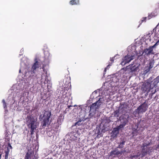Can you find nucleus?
<instances>
[{
  "label": "nucleus",
  "mask_w": 159,
  "mask_h": 159,
  "mask_svg": "<svg viewBox=\"0 0 159 159\" xmlns=\"http://www.w3.org/2000/svg\"><path fill=\"white\" fill-rule=\"evenodd\" d=\"M44 60L43 62L42 63L43 66L42 69L44 72V74H40L39 73H38V72L37 70V69L39 68V65L37 59H35V62L32 66L30 70L28 71V72H25V76L29 75L28 78V80H30L29 82L30 84H33L37 83L41 84L42 85V87L43 88H45V84H47V86L48 89V90L49 92L51 90L52 84L51 81L48 79L47 73V71L45 70V66L48 64L51 58V55L48 52H47L45 53Z\"/></svg>",
  "instance_id": "obj_1"
},
{
  "label": "nucleus",
  "mask_w": 159,
  "mask_h": 159,
  "mask_svg": "<svg viewBox=\"0 0 159 159\" xmlns=\"http://www.w3.org/2000/svg\"><path fill=\"white\" fill-rule=\"evenodd\" d=\"M150 143H144L142 147V149L141 151V153H137L136 155V158L139 157L141 156V157L142 158L147 155L148 154H149L152 152L153 151V148L152 147H149Z\"/></svg>",
  "instance_id": "obj_2"
},
{
  "label": "nucleus",
  "mask_w": 159,
  "mask_h": 159,
  "mask_svg": "<svg viewBox=\"0 0 159 159\" xmlns=\"http://www.w3.org/2000/svg\"><path fill=\"white\" fill-rule=\"evenodd\" d=\"M139 64L133 62V64L127 66L126 68H123L121 70H123L125 74H131L136 75L139 70Z\"/></svg>",
  "instance_id": "obj_3"
},
{
  "label": "nucleus",
  "mask_w": 159,
  "mask_h": 159,
  "mask_svg": "<svg viewBox=\"0 0 159 159\" xmlns=\"http://www.w3.org/2000/svg\"><path fill=\"white\" fill-rule=\"evenodd\" d=\"M51 116V112L50 111H45L43 116L41 115L39 116V120H42L41 125L42 128H44L47 125L50 124L49 120Z\"/></svg>",
  "instance_id": "obj_4"
},
{
  "label": "nucleus",
  "mask_w": 159,
  "mask_h": 159,
  "mask_svg": "<svg viewBox=\"0 0 159 159\" xmlns=\"http://www.w3.org/2000/svg\"><path fill=\"white\" fill-rule=\"evenodd\" d=\"M89 114L87 118H85V112L84 111H81L80 112L79 117L80 118L78 121L75 123V125H80L83 124V122L88 119L91 118L92 117L94 116L96 117V112L94 111H91V110L89 111Z\"/></svg>",
  "instance_id": "obj_5"
},
{
  "label": "nucleus",
  "mask_w": 159,
  "mask_h": 159,
  "mask_svg": "<svg viewBox=\"0 0 159 159\" xmlns=\"http://www.w3.org/2000/svg\"><path fill=\"white\" fill-rule=\"evenodd\" d=\"M148 100H146L133 111V114L135 117L138 116L140 114H143L147 110L148 107Z\"/></svg>",
  "instance_id": "obj_6"
},
{
  "label": "nucleus",
  "mask_w": 159,
  "mask_h": 159,
  "mask_svg": "<svg viewBox=\"0 0 159 159\" xmlns=\"http://www.w3.org/2000/svg\"><path fill=\"white\" fill-rule=\"evenodd\" d=\"M27 122L28 127L30 128V134L32 135L34 132V130L37 127V123L35 119L32 116L27 117Z\"/></svg>",
  "instance_id": "obj_7"
},
{
  "label": "nucleus",
  "mask_w": 159,
  "mask_h": 159,
  "mask_svg": "<svg viewBox=\"0 0 159 159\" xmlns=\"http://www.w3.org/2000/svg\"><path fill=\"white\" fill-rule=\"evenodd\" d=\"M132 53L129 52L127 55L122 58L121 64L124 66L125 64L129 63L135 58V56H136V52L134 51Z\"/></svg>",
  "instance_id": "obj_8"
},
{
  "label": "nucleus",
  "mask_w": 159,
  "mask_h": 159,
  "mask_svg": "<svg viewBox=\"0 0 159 159\" xmlns=\"http://www.w3.org/2000/svg\"><path fill=\"white\" fill-rule=\"evenodd\" d=\"M98 100L96 102L93 103L90 106V110L91 111H94L97 113L98 111V109L102 104L104 101L103 97L100 98H98Z\"/></svg>",
  "instance_id": "obj_9"
},
{
  "label": "nucleus",
  "mask_w": 159,
  "mask_h": 159,
  "mask_svg": "<svg viewBox=\"0 0 159 159\" xmlns=\"http://www.w3.org/2000/svg\"><path fill=\"white\" fill-rule=\"evenodd\" d=\"M129 115L128 114H124L121 115L119 117V120L121 124L119 125L120 127L124 128L129 122Z\"/></svg>",
  "instance_id": "obj_10"
},
{
  "label": "nucleus",
  "mask_w": 159,
  "mask_h": 159,
  "mask_svg": "<svg viewBox=\"0 0 159 159\" xmlns=\"http://www.w3.org/2000/svg\"><path fill=\"white\" fill-rule=\"evenodd\" d=\"M129 152V150H125V149L123 151H118L117 149H116L115 150L111 151L110 152V155L115 157V156H120L123 154L124 153H128Z\"/></svg>",
  "instance_id": "obj_11"
},
{
  "label": "nucleus",
  "mask_w": 159,
  "mask_h": 159,
  "mask_svg": "<svg viewBox=\"0 0 159 159\" xmlns=\"http://www.w3.org/2000/svg\"><path fill=\"white\" fill-rule=\"evenodd\" d=\"M152 80V78H150L148 80H147L146 82L145 83V84L143 85V87L141 88V90L143 91L144 93L146 92L148 93L149 91H151V90L153 89H150V84L151 83L150 81Z\"/></svg>",
  "instance_id": "obj_12"
},
{
  "label": "nucleus",
  "mask_w": 159,
  "mask_h": 159,
  "mask_svg": "<svg viewBox=\"0 0 159 159\" xmlns=\"http://www.w3.org/2000/svg\"><path fill=\"white\" fill-rule=\"evenodd\" d=\"M121 113L122 115L126 114L129 110V107L128 105L125 103H123L120 104L119 107Z\"/></svg>",
  "instance_id": "obj_13"
},
{
  "label": "nucleus",
  "mask_w": 159,
  "mask_h": 159,
  "mask_svg": "<svg viewBox=\"0 0 159 159\" xmlns=\"http://www.w3.org/2000/svg\"><path fill=\"white\" fill-rule=\"evenodd\" d=\"M30 62L28 59L24 57L21 59L20 62L21 68L19 70V72L20 73L21 71V69L23 68L24 69H27L29 65Z\"/></svg>",
  "instance_id": "obj_14"
},
{
  "label": "nucleus",
  "mask_w": 159,
  "mask_h": 159,
  "mask_svg": "<svg viewBox=\"0 0 159 159\" xmlns=\"http://www.w3.org/2000/svg\"><path fill=\"white\" fill-rule=\"evenodd\" d=\"M121 75L120 74H118L117 75H113L110 79L111 83H116L118 82H120V83L123 82V81L121 79Z\"/></svg>",
  "instance_id": "obj_15"
},
{
  "label": "nucleus",
  "mask_w": 159,
  "mask_h": 159,
  "mask_svg": "<svg viewBox=\"0 0 159 159\" xmlns=\"http://www.w3.org/2000/svg\"><path fill=\"white\" fill-rule=\"evenodd\" d=\"M154 32V40H157V38H159V37H158L159 34V27H157V25L152 31H151L148 34V36L150 37V35H152Z\"/></svg>",
  "instance_id": "obj_16"
},
{
  "label": "nucleus",
  "mask_w": 159,
  "mask_h": 159,
  "mask_svg": "<svg viewBox=\"0 0 159 159\" xmlns=\"http://www.w3.org/2000/svg\"><path fill=\"white\" fill-rule=\"evenodd\" d=\"M152 80L150 81L151 83L150 89H157V85L159 83V75L152 81Z\"/></svg>",
  "instance_id": "obj_17"
},
{
  "label": "nucleus",
  "mask_w": 159,
  "mask_h": 159,
  "mask_svg": "<svg viewBox=\"0 0 159 159\" xmlns=\"http://www.w3.org/2000/svg\"><path fill=\"white\" fill-rule=\"evenodd\" d=\"M155 48L152 46H150L148 48L145 49L143 50V52L147 56H149L151 54H154L155 52H154L153 49Z\"/></svg>",
  "instance_id": "obj_18"
},
{
  "label": "nucleus",
  "mask_w": 159,
  "mask_h": 159,
  "mask_svg": "<svg viewBox=\"0 0 159 159\" xmlns=\"http://www.w3.org/2000/svg\"><path fill=\"white\" fill-rule=\"evenodd\" d=\"M122 129V127H120V125L117 126L116 127L113 129L111 133V136L113 138L116 137L117 135L119 133V130Z\"/></svg>",
  "instance_id": "obj_19"
},
{
  "label": "nucleus",
  "mask_w": 159,
  "mask_h": 159,
  "mask_svg": "<svg viewBox=\"0 0 159 159\" xmlns=\"http://www.w3.org/2000/svg\"><path fill=\"white\" fill-rule=\"evenodd\" d=\"M75 135H75L73 134H71L70 135L67 134L66 135V138L64 140H65V139H69L71 141H75L77 139V137Z\"/></svg>",
  "instance_id": "obj_20"
},
{
  "label": "nucleus",
  "mask_w": 159,
  "mask_h": 159,
  "mask_svg": "<svg viewBox=\"0 0 159 159\" xmlns=\"http://www.w3.org/2000/svg\"><path fill=\"white\" fill-rule=\"evenodd\" d=\"M33 156V152L29 151L26 153L24 157V159H31Z\"/></svg>",
  "instance_id": "obj_21"
},
{
  "label": "nucleus",
  "mask_w": 159,
  "mask_h": 159,
  "mask_svg": "<svg viewBox=\"0 0 159 159\" xmlns=\"http://www.w3.org/2000/svg\"><path fill=\"white\" fill-rule=\"evenodd\" d=\"M144 125L143 124V121H140L139 122L137 125V128H139V129L141 130V132L143 130V127Z\"/></svg>",
  "instance_id": "obj_22"
},
{
  "label": "nucleus",
  "mask_w": 159,
  "mask_h": 159,
  "mask_svg": "<svg viewBox=\"0 0 159 159\" xmlns=\"http://www.w3.org/2000/svg\"><path fill=\"white\" fill-rule=\"evenodd\" d=\"M64 117V116H63V114H61L59 116L57 121L58 125H61L62 122L63 121Z\"/></svg>",
  "instance_id": "obj_23"
},
{
  "label": "nucleus",
  "mask_w": 159,
  "mask_h": 159,
  "mask_svg": "<svg viewBox=\"0 0 159 159\" xmlns=\"http://www.w3.org/2000/svg\"><path fill=\"white\" fill-rule=\"evenodd\" d=\"M19 91V92H20V93H19L18 94H17V95H19L20 98H21L22 97H24L25 95H26V93H27V92L25 91V90L24 91V92H23V90H17V91H16V92H17V93H18V92Z\"/></svg>",
  "instance_id": "obj_24"
},
{
  "label": "nucleus",
  "mask_w": 159,
  "mask_h": 159,
  "mask_svg": "<svg viewBox=\"0 0 159 159\" xmlns=\"http://www.w3.org/2000/svg\"><path fill=\"white\" fill-rule=\"evenodd\" d=\"M155 63V61L153 59H152L149 60V63L147 65L150 68L152 69Z\"/></svg>",
  "instance_id": "obj_25"
},
{
  "label": "nucleus",
  "mask_w": 159,
  "mask_h": 159,
  "mask_svg": "<svg viewBox=\"0 0 159 159\" xmlns=\"http://www.w3.org/2000/svg\"><path fill=\"white\" fill-rule=\"evenodd\" d=\"M120 110L118 108V109L116 110L113 113V115L115 117H119L120 116V114H121Z\"/></svg>",
  "instance_id": "obj_26"
},
{
  "label": "nucleus",
  "mask_w": 159,
  "mask_h": 159,
  "mask_svg": "<svg viewBox=\"0 0 159 159\" xmlns=\"http://www.w3.org/2000/svg\"><path fill=\"white\" fill-rule=\"evenodd\" d=\"M139 128H137L136 129H134L132 132V134L133 136H136L140 133V132H141V130Z\"/></svg>",
  "instance_id": "obj_27"
},
{
  "label": "nucleus",
  "mask_w": 159,
  "mask_h": 159,
  "mask_svg": "<svg viewBox=\"0 0 159 159\" xmlns=\"http://www.w3.org/2000/svg\"><path fill=\"white\" fill-rule=\"evenodd\" d=\"M151 69L150 68V67H149L148 65L146 66L143 70V74H146L148 72H149Z\"/></svg>",
  "instance_id": "obj_28"
},
{
  "label": "nucleus",
  "mask_w": 159,
  "mask_h": 159,
  "mask_svg": "<svg viewBox=\"0 0 159 159\" xmlns=\"http://www.w3.org/2000/svg\"><path fill=\"white\" fill-rule=\"evenodd\" d=\"M158 89H153L151 91V93H150L149 96V97L150 98H152V97L153 95L157 91Z\"/></svg>",
  "instance_id": "obj_29"
},
{
  "label": "nucleus",
  "mask_w": 159,
  "mask_h": 159,
  "mask_svg": "<svg viewBox=\"0 0 159 159\" xmlns=\"http://www.w3.org/2000/svg\"><path fill=\"white\" fill-rule=\"evenodd\" d=\"M125 141L124 140L120 142L117 148H123L124 145L125 144Z\"/></svg>",
  "instance_id": "obj_30"
},
{
  "label": "nucleus",
  "mask_w": 159,
  "mask_h": 159,
  "mask_svg": "<svg viewBox=\"0 0 159 159\" xmlns=\"http://www.w3.org/2000/svg\"><path fill=\"white\" fill-rule=\"evenodd\" d=\"M11 135L8 134L7 133L5 135V139L7 140V142H9L10 139Z\"/></svg>",
  "instance_id": "obj_31"
},
{
  "label": "nucleus",
  "mask_w": 159,
  "mask_h": 159,
  "mask_svg": "<svg viewBox=\"0 0 159 159\" xmlns=\"http://www.w3.org/2000/svg\"><path fill=\"white\" fill-rule=\"evenodd\" d=\"M157 15V14L156 12H152L150 14H149L148 16V18L149 19H150L152 17H154Z\"/></svg>",
  "instance_id": "obj_32"
},
{
  "label": "nucleus",
  "mask_w": 159,
  "mask_h": 159,
  "mask_svg": "<svg viewBox=\"0 0 159 159\" xmlns=\"http://www.w3.org/2000/svg\"><path fill=\"white\" fill-rule=\"evenodd\" d=\"M2 102L3 104V107L4 109L7 108V106L6 103V102H5V101L4 99H3L2 100Z\"/></svg>",
  "instance_id": "obj_33"
},
{
  "label": "nucleus",
  "mask_w": 159,
  "mask_h": 159,
  "mask_svg": "<svg viewBox=\"0 0 159 159\" xmlns=\"http://www.w3.org/2000/svg\"><path fill=\"white\" fill-rule=\"evenodd\" d=\"M159 44V39L158 40L157 42L152 46L155 49L156 48V47Z\"/></svg>",
  "instance_id": "obj_34"
},
{
  "label": "nucleus",
  "mask_w": 159,
  "mask_h": 159,
  "mask_svg": "<svg viewBox=\"0 0 159 159\" xmlns=\"http://www.w3.org/2000/svg\"><path fill=\"white\" fill-rule=\"evenodd\" d=\"M70 4L72 5L77 4L78 3H76V1L74 0H72L70 2Z\"/></svg>",
  "instance_id": "obj_35"
},
{
  "label": "nucleus",
  "mask_w": 159,
  "mask_h": 159,
  "mask_svg": "<svg viewBox=\"0 0 159 159\" xmlns=\"http://www.w3.org/2000/svg\"><path fill=\"white\" fill-rule=\"evenodd\" d=\"M68 150L66 149L65 151L63 152V154L65 155H68Z\"/></svg>",
  "instance_id": "obj_36"
},
{
  "label": "nucleus",
  "mask_w": 159,
  "mask_h": 159,
  "mask_svg": "<svg viewBox=\"0 0 159 159\" xmlns=\"http://www.w3.org/2000/svg\"><path fill=\"white\" fill-rule=\"evenodd\" d=\"M8 152H6L5 155V159H7L8 158Z\"/></svg>",
  "instance_id": "obj_37"
},
{
  "label": "nucleus",
  "mask_w": 159,
  "mask_h": 159,
  "mask_svg": "<svg viewBox=\"0 0 159 159\" xmlns=\"http://www.w3.org/2000/svg\"><path fill=\"white\" fill-rule=\"evenodd\" d=\"M24 51L23 49L22 48L20 51V54H19L20 56H21L23 54V52Z\"/></svg>",
  "instance_id": "obj_38"
},
{
  "label": "nucleus",
  "mask_w": 159,
  "mask_h": 159,
  "mask_svg": "<svg viewBox=\"0 0 159 159\" xmlns=\"http://www.w3.org/2000/svg\"><path fill=\"white\" fill-rule=\"evenodd\" d=\"M116 57V56L115 55L114 57H113L112 58H110L111 61H114V59L115 58V57Z\"/></svg>",
  "instance_id": "obj_39"
},
{
  "label": "nucleus",
  "mask_w": 159,
  "mask_h": 159,
  "mask_svg": "<svg viewBox=\"0 0 159 159\" xmlns=\"http://www.w3.org/2000/svg\"><path fill=\"white\" fill-rule=\"evenodd\" d=\"M8 147L11 148H12L11 146V145L9 143L8 144Z\"/></svg>",
  "instance_id": "obj_40"
},
{
  "label": "nucleus",
  "mask_w": 159,
  "mask_h": 159,
  "mask_svg": "<svg viewBox=\"0 0 159 159\" xmlns=\"http://www.w3.org/2000/svg\"><path fill=\"white\" fill-rule=\"evenodd\" d=\"M146 18H147L146 17L143 18V20H141L142 22H143V21H145L146 20Z\"/></svg>",
  "instance_id": "obj_41"
},
{
  "label": "nucleus",
  "mask_w": 159,
  "mask_h": 159,
  "mask_svg": "<svg viewBox=\"0 0 159 159\" xmlns=\"http://www.w3.org/2000/svg\"><path fill=\"white\" fill-rule=\"evenodd\" d=\"M107 67H106L105 68L104 70V75L105 73V72H106V70H107Z\"/></svg>",
  "instance_id": "obj_42"
},
{
  "label": "nucleus",
  "mask_w": 159,
  "mask_h": 159,
  "mask_svg": "<svg viewBox=\"0 0 159 159\" xmlns=\"http://www.w3.org/2000/svg\"><path fill=\"white\" fill-rule=\"evenodd\" d=\"M5 109V113H7V112L8 111V110L7 109V108H6L5 109Z\"/></svg>",
  "instance_id": "obj_43"
},
{
  "label": "nucleus",
  "mask_w": 159,
  "mask_h": 159,
  "mask_svg": "<svg viewBox=\"0 0 159 159\" xmlns=\"http://www.w3.org/2000/svg\"><path fill=\"white\" fill-rule=\"evenodd\" d=\"M156 148V149H159V144L157 145Z\"/></svg>",
  "instance_id": "obj_44"
},
{
  "label": "nucleus",
  "mask_w": 159,
  "mask_h": 159,
  "mask_svg": "<svg viewBox=\"0 0 159 159\" xmlns=\"http://www.w3.org/2000/svg\"><path fill=\"white\" fill-rule=\"evenodd\" d=\"M62 95H64L63 94L65 93V92L63 90H62Z\"/></svg>",
  "instance_id": "obj_45"
},
{
  "label": "nucleus",
  "mask_w": 159,
  "mask_h": 159,
  "mask_svg": "<svg viewBox=\"0 0 159 159\" xmlns=\"http://www.w3.org/2000/svg\"><path fill=\"white\" fill-rule=\"evenodd\" d=\"M79 109L80 110H82V108H81V107H79Z\"/></svg>",
  "instance_id": "obj_46"
},
{
  "label": "nucleus",
  "mask_w": 159,
  "mask_h": 159,
  "mask_svg": "<svg viewBox=\"0 0 159 159\" xmlns=\"http://www.w3.org/2000/svg\"><path fill=\"white\" fill-rule=\"evenodd\" d=\"M109 66H110V65H108V66L106 67H107V68H108L109 67Z\"/></svg>",
  "instance_id": "obj_47"
},
{
  "label": "nucleus",
  "mask_w": 159,
  "mask_h": 159,
  "mask_svg": "<svg viewBox=\"0 0 159 159\" xmlns=\"http://www.w3.org/2000/svg\"><path fill=\"white\" fill-rule=\"evenodd\" d=\"M159 66V61L158 64H157L156 66Z\"/></svg>",
  "instance_id": "obj_48"
},
{
  "label": "nucleus",
  "mask_w": 159,
  "mask_h": 159,
  "mask_svg": "<svg viewBox=\"0 0 159 159\" xmlns=\"http://www.w3.org/2000/svg\"><path fill=\"white\" fill-rule=\"evenodd\" d=\"M94 93H97V92L96 91H95L94 92Z\"/></svg>",
  "instance_id": "obj_49"
},
{
  "label": "nucleus",
  "mask_w": 159,
  "mask_h": 159,
  "mask_svg": "<svg viewBox=\"0 0 159 159\" xmlns=\"http://www.w3.org/2000/svg\"><path fill=\"white\" fill-rule=\"evenodd\" d=\"M157 27H159V23L157 25Z\"/></svg>",
  "instance_id": "obj_50"
},
{
  "label": "nucleus",
  "mask_w": 159,
  "mask_h": 159,
  "mask_svg": "<svg viewBox=\"0 0 159 159\" xmlns=\"http://www.w3.org/2000/svg\"><path fill=\"white\" fill-rule=\"evenodd\" d=\"M1 155H2V154H0V159H1Z\"/></svg>",
  "instance_id": "obj_51"
},
{
  "label": "nucleus",
  "mask_w": 159,
  "mask_h": 159,
  "mask_svg": "<svg viewBox=\"0 0 159 159\" xmlns=\"http://www.w3.org/2000/svg\"><path fill=\"white\" fill-rule=\"evenodd\" d=\"M156 97H157V96H156L155 97V98H154V99H156Z\"/></svg>",
  "instance_id": "obj_52"
},
{
  "label": "nucleus",
  "mask_w": 159,
  "mask_h": 159,
  "mask_svg": "<svg viewBox=\"0 0 159 159\" xmlns=\"http://www.w3.org/2000/svg\"><path fill=\"white\" fill-rule=\"evenodd\" d=\"M71 107V106H68V107H69V108H70V107Z\"/></svg>",
  "instance_id": "obj_53"
},
{
  "label": "nucleus",
  "mask_w": 159,
  "mask_h": 159,
  "mask_svg": "<svg viewBox=\"0 0 159 159\" xmlns=\"http://www.w3.org/2000/svg\"><path fill=\"white\" fill-rule=\"evenodd\" d=\"M149 41H151V39H150H150H149Z\"/></svg>",
  "instance_id": "obj_54"
},
{
  "label": "nucleus",
  "mask_w": 159,
  "mask_h": 159,
  "mask_svg": "<svg viewBox=\"0 0 159 159\" xmlns=\"http://www.w3.org/2000/svg\"><path fill=\"white\" fill-rule=\"evenodd\" d=\"M78 3L79 2V0H78Z\"/></svg>",
  "instance_id": "obj_55"
}]
</instances>
